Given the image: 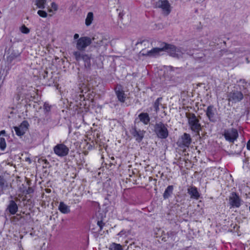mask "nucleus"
I'll list each match as a JSON object with an SVG mask.
<instances>
[{"mask_svg":"<svg viewBox=\"0 0 250 250\" xmlns=\"http://www.w3.org/2000/svg\"><path fill=\"white\" fill-rule=\"evenodd\" d=\"M162 45H163L164 51L167 52L169 56L173 58L179 59L182 57L184 53V50L181 47H177L173 44L165 42H162Z\"/></svg>","mask_w":250,"mask_h":250,"instance_id":"nucleus-1","label":"nucleus"},{"mask_svg":"<svg viewBox=\"0 0 250 250\" xmlns=\"http://www.w3.org/2000/svg\"><path fill=\"white\" fill-rule=\"evenodd\" d=\"M73 55L76 61L80 62L83 60L84 62V67L87 70H90L91 55L86 54L84 52L75 51L73 52Z\"/></svg>","mask_w":250,"mask_h":250,"instance_id":"nucleus-2","label":"nucleus"},{"mask_svg":"<svg viewBox=\"0 0 250 250\" xmlns=\"http://www.w3.org/2000/svg\"><path fill=\"white\" fill-rule=\"evenodd\" d=\"M187 117L188 119V124L190 129L194 132L199 134V132L202 129L200 121L194 113H189L187 114Z\"/></svg>","mask_w":250,"mask_h":250,"instance_id":"nucleus-3","label":"nucleus"},{"mask_svg":"<svg viewBox=\"0 0 250 250\" xmlns=\"http://www.w3.org/2000/svg\"><path fill=\"white\" fill-rule=\"evenodd\" d=\"M168 125L162 122L157 123L154 126V132L158 138L165 139L168 137L169 132L167 129Z\"/></svg>","mask_w":250,"mask_h":250,"instance_id":"nucleus-4","label":"nucleus"},{"mask_svg":"<svg viewBox=\"0 0 250 250\" xmlns=\"http://www.w3.org/2000/svg\"><path fill=\"white\" fill-rule=\"evenodd\" d=\"M153 5L155 8L161 9L165 16H168L171 12V6L167 0H158Z\"/></svg>","mask_w":250,"mask_h":250,"instance_id":"nucleus-5","label":"nucleus"},{"mask_svg":"<svg viewBox=\"0 0 250 250\" xmlns=\"http://www.w3.org/2000/svg\"><path fill=\"white\" fill-rule=\"evenodd\" d=\"M243 201L239 197L238 193L232 192L229 198L228 205L230 208H239L243 204Z\"/></svg>","mask_w":250,"mask_h":250,"instance_id":"nucleus-6","label":"nucleus"},{"mask_svg":"<svg viewBox=\"0 0 250 250\" xmlns=\"http://www.w3.org/2000/svg\"><path fill=\"white\" fill-rule=\"evenodd\" d=\"M206 115L208 120L215 123L220 120L216 108L213 105H209L205 110Z\"/></svg>","mask_w":250,"mask_h":250,"instance_id":"nucleus-7","label":"nucleus"},{"mask_svg":"<svg viewBox=\"0 0 250 250\" xmlns=\"http://www.w3.org/2000/svg\"><path fill=\"white\" fill-rule=\"evenodd\" d=\"M164 51L163 45L161 43L160 47H154L149 51H145L144 49L142 50L140 53V55L143 56L149 57L151 58H156L161 55V53Z\"/></svg>","mask_w":250,"mask_h":250,"instance_id":"nucleus-8","label":"nucleus"},{"mask_svg":"<svg viewBox=\"0 0 250 250\" xmlns=\"http://www.w3.org/2000/svg\"><path fill=\"white\" fill-rule=\"evenodd\" d=\"M223 135L229 143H234L239 136L237 130L234 128L225 129Z\"/></svg>","mask_w":250,"mask_h":250,"instance_id":"nucleus-9","label":"nucleus"},{"mask_svg":"<svg viewBox=\"0 0 250 250\" xmlns=\"http://www.w3.org/2000/svg\"><path fill=\"white\" fill-rule=\"evenodd\" d=\"M91 38L84 36L78 39L76 43L77 51L84 52L86 48L91 44Z\"/></svg>","mask_w":250,"mask_h":250,"instance_id":"nucleus-10","label":"nucleus"},{"mask_svg":"<svg viewBox=\"0 0 250 250\" xmlns=\"http://www.w3.org/2000/svg\"><path fill=\"white\" fill-rule=\"evenodd\" d=\"M53 150L57 156L63 157L68 155L69 149L65 145L61 143L56 145L53 148Z\"/></svg>","mask_w":250,"mask_h":250,"instance_id":"nucleus-11","label":"nucleus"},{"mask_svg":"<svg viewBox=\"0 0 250 250\" xmlns=\"http://www.w3.org/2000/svg\"><path fill=\"white\" fill-rule=\"evenodd\" d=\"M130 133L138 143L142 142L144 138L146 131L138 129L136 125L132 126Z\"/></svg>","mask_w":250,"mask_h":250,"instance_id":"nucleus-12","label":"nucleus"},{"mask_svg":"<svg viewBox=\"0 0 250 250\" xmlns=\"http://www.w3.org/2000/svg\"><path fill=\"white\" fill-rule=\"evenodd\" d=\"M245 96L242 92L238 90H232L229 93L228 97L229 101H231L233 103H237L240 102L244 98Z\"/></svg>","mask_w":250,"mask_h":250,"instance_id":"nucleus-13","label":"nucleus"},{"mask_svg":"<svg viewBox=\"0 0 250 250\" xmlns=\"http://www.w3.org/2000/svg\"><path fill=\"white\" fill-rule=\"evenodd\" d=\"M191 143V138L190 135L187 133L184 134L179 138L177 144L180 147H188Z\"/></svg>","mask_w":250,"mask_h":250,"instance_id":"nucleus-14","label":"nucleus"},{"mask_svg":"<svg viewBox=\"0 0 250 250\" xmlns=\"http://www.w3.org/2000/svg\"><path fill=\"white\" fill-rule=\"evenodd\" d=\"M29 124L27 121H23L19 126H14V128L16 135L19 136L23 135L27 130Z\"/></svg>","mask_w":250,"mask_h":250,"instance_id":"nucleus-15","label":"nucleus"},{"mask_svg":"<svg viewBox=\"0 0 250 250\" xmlns=\"http://www.w3.org/2000/svg\"><path fill=\"white\" fill-rule=\"evenodd\" d=\"M237 83H238V86L239 87V91L242 92L246 97L250 96V91L247 88V82L246 80L244 79H240L237 81Z\"/></svg>","mask_w":250,"mask_h":250,"instance_id":"nucleus-16","label":"nucleus"},{"mask_svg":"<svg viewBox=\"0 0 250 250\" xmlns=\"http://www.w3.org/2000/svg\"><path fill=\"white\" fill-rule=\"evenodd\" d=\"M92 46L95 48L99 47L103 45L104 38L100 34L95 35L91 39Z\"/></svg>","mask_w":250,"mask_h":250,"instance_id":"nucleus-17","label":"nucleus"},{"mask_svg":"<svg viewBox=\"0 0 250 250\" xmlns=\"http://www.w3.org/2000/svg\"><path fill=\"white\" fill-rule=\"evenodd\" d=\"M115 91L118 100L121 103H124L125 100L126 96L122 86L121 85L117 86L115 88Z\"/></svg>","mask_w":250,"mask_h":250,"instance_id":"nucleus-18","label":"nucleus"},{"mask_svg":"<svg viewBox=\"0 0 250 250\" xmlns=\"http://www.w3.org/2000/svg\"><path fill=\"white\" fill-rule=\"evenodd\" d=\"M18 210V207L15 201L13 200H10L6 210L9 211L11 215H14L17 213Z\"/></svg>","mask_w":250,"mask_h":250,"instance_id":"nucleus-19","label":"nucleus"},{"mask_svg":"<svg viewBox=\"0 0 250 250\" xmlns=\"http://www.w3.org/2000/svg\"><path fill=\"white\" fill-rule=\"evenodd\" d=\"M188 193L190 195V198L192 199L197 200L200 197V193L195 187H190L188 188Z\"/></svg>","mask_w":250,"mask_h":250,"instance_id":"nucleus-20","label":"nucleus"},{"mask_svg":"<svg viewBox=\"0 0 250 250\" xmlns=\"http://www.w3.org/2000/svg\"><path fill=\"white\" fill-rule=\"evenodd\" d=\"M138 117L140 119V121L146 125H148L150 120V118L147 113H141L139 115Z\"/></svg>","mask_w":250,"mask_h":250,"instance_id":"nucleus-21","label":"nucleus"},{"mask_svg":"<svg viewBox=\"0 0 250 250\" xmlns=\"http://www.w3.org/2000/svg\"><path fill=\"white\" fill-rule=\"evenodd\" d=\"M58 209L63 214H67L70 212L69 207L65 204L63 202L60 203Z\"/></svg>","mask_w":250,"mask_h":250,"instance_id":"nucleus-22","label":"nucleus"},{"mask_svg":"<svg viewBox=\"0 0 250 250\" xmlns=\"http://www.w3.org/2000/svg\"><path fill=\"white\" fill-rule=\"evenodd\" d=\"M173 189L172 185H169L166 188L163 195L164 199H168L172 194Z\"/></svg>","mask_w":250,"mask_h":250,"instance_id":"nucleus-23","label":"nucleus"},{"mask_svg":"<svg viewBox=\"0 0 250 250\" xmlns=\"http://www.w3.org/2000/svg\"><path fill=\"white\" fill-rule=\"evenodd\" d=\"M162 100V97L158 98L154 102L153 106L156 113L160 110L159 106L161 104L160 102Z\"/></svg>","mask_w":250,"mask_h":250,"instance_id":"nucleus-24","label":"nucleus"},{"mask_svg":"<svg viewBox=\"0 0 250 250\" xmlns=\"http://www.w3.org/2000/svg\"><path fill=\"white\" fill-rule=\"evenodd\" d=\"M93 20V14L92 12H88L86 19H85V24L86 26H89Z\"/></svg>","mask_w":250,"mask_h":250,"instance_id":"nucleus-25","label":"nucleus"},{"mask_svg":"<svg viewBox=\"0 0 250 250\" xmlns=\"http://www.w3.org/2000/svg\"><path fill=\"white\" fill-rule=\"evenodd\" d=\"M8 187V183L2 176L0 175V188L1 190L5 189Z\"/></svg>","mask_w":250,"mask_h":250,"instance_id":"nucleus-26","label":"nucleus"},{"mask_svg":"<svg viewBox=\"0 0 250 250\" xmlns=\"http://www.w3.org/2000/svg\"><path fill=\"white\" fill-rule=\"evenodd\" d=\"M166 235L167 236V238L168 239V241H174L175 240V236L176 233L174 231H168L166 233Z\"/></svg>","mask_w":250,"mask_h":250,"instance_id":"nucleus-27","label":"nucleus"},{"mask_svg":"<svg viewBox=\"0 0 250 250\" xmlns=\"http://www.w3.org/2000/svg\"><path fill=\"white\" fill-rule=\"evenodd\" d=\"M51 106L47 103H44L43 106V111L46 116H48L51 111Z\"/></svg>","mask_w":250,"mask_h":250,"instance_id":"nucleus-28","label":"nucleus"},{"mask_svg":"<svg viewBox=\"0 0 250 250\" xmlns=\"http://www.w3.org/2000/svg\"><path fill=\"white\" fill-rule=\"evenodd\" d=\"M47 0H36V5L39 8L43 9Z\"/></svg>","mask_w":250,"mask_h":250,"instance_id":"nucleus-29","label":"nucleus"},{"mask_svg":"<svg viewBox=\"0 0 250 250\" xmlns=\"http://www.w3.org/2000/svg\"><path fill=\"white\" fill-rule=\"evenodd\" d=\"M110 250H123L122 246L120 244L112 243L109 248Z\"/></svg>","mask_w":250,"mask_h":250,"instance_id":"nucleus-30","label":"nucleus"},{"mask_svg":"<svg viewBox=\"0 0 250 250\" xmlns=\"http://www.w3.org/2000/svg\"><path fill=\"white\" fill-rule=\"evenodd\" d=\"M6 144L5 140L3 138H0V149L4 150L6 147Z\"/></svg>","mask_w":250,"mask_h":250,"instance_id":"nucleus-31","label":"nucleus"},{"mask_svg":"<svg viewBox=\"0 0 250 250\" xmlns=\"http://www.w3.org/2000/svg\"><path fill=\"white\" fill-rule=\"evenodd\" d=\"M21 191L23 193L25 194H29L31 193H33L34 191V190L33 188L32 187H28L27 189H23L21 190Z\"/></svg>","mask_w":250,"mask_h":250,"instance_id":"nucleus-32","label":"nucleus"},{"mask_svg":"<svg viewBox=\"0 0 250 250\" xmlns=\"http://www.w3.org/2000/svg\"><path fill=\"white\" fill-rule=\"evenodd\" d=\"M21 31L22 33L24 34H28L30 32V30L28 28L25 26V25H23L21 26Z\"/></svg>","mask_w":250,"mask_h":250,"instance_id":"nucleus-33","label":"nucleus"},{"mask_svg":"<svg viewBox=\"0 0 250 250\" xmlns=\"http://www.w3.org/2000/svg\"><path fill=\"white\" fill-rule=\"evenodd\" d=\"M39 15L42 18H46L47 16V13L43 10H39L38 11Z\"/></svg>","mask_w":250,"mask_h":250,"instance_id":"nucleus-34","label":"nucleus"},{"mask_svg":"<svg viewBox=\"0 0 250 250\" xmlns=\"http://www.w3.org/2000/svg\"><path fill=\"white\" fill-rule=\"evenodd\" d=\"M23 99L25 97L24 94H22L21 93H18L15 97V98L17 101H19L21 100V98Z\"/></svg>","mask_w":250,"mask_h":250,"instance_id":"nucleus-35","label":"nucleus"},{"mask_svg":"<svg viewBox=\"0 0 250 250\" xmlns=\"http://www.w3.org/2000/svg\"><path fill=\"white\" fill-rule=\"evenodd\" d=\"M19 55H20V53H18L17 54L12 53L11 54V55H10L9 57L11 60H13V59L16 58L17 57H18V56H19Z\"/></svg>","mask_w":250,"mask_h":250,"instance_id":"nucleus-36","label":"nucleus"},{"mask_svg":"<svg viewBox=\"0 0 250 250\" xmlns=\"http://www.w3.org/2000/svg\"><path fill=\"white\" fill-rule=\"evenodd\" d=\"M97 225L100 228V230H101L103 229V226L104 225V223L102 221H98L97 222Z\"/></svg>","mask_w":250,"mask_h":250,"instance_id":"nucleus-37","label":"nucleus"},{"mask_svg":"<svg viewBox=\"0 0 250 250\" xmlns=\"http://www.w3.org/2000/svg\"><path fill=\"white\" fill-rule=\"evenodd\" d=\"M51 7L54 9V10L56 11L58 9V5L55 2H52L51 3Z\"/></svg>","mask_w":250,"mask_h":250,"instance_id":"nucleus-38","label":"nucleus"},{"mask_svg":"<svg viewBox=\"0 0 250 250\" xmlns=\"http://www.w3.org/2000/svg\"><path fill=\"white\" fill-rule=\"evenodd\" d=\"M162 240L164 241V242L168 241V239L167 238L166 234H165L162 236Z\"/></svg>","mask_w":250,"mask_h":250,"instance_id":"nucleus-39","label":"nucleus"},{"mask_svg":"<svg viewBox=\"0 0 250 250\" xmlns=\"http://www.w3.org/2000/svg\"><path fill=\"white\" fill-rule=\"evenodd\" d=\"M148 42V41H146V40H142V41H138L136 42V45H138L139 44H142L143 42Z\"/></svg>","mask_w":250,"mask_h":250,"instance_id":"nucleus-40","label":"nucleus"},{"mask_svg":"<svg viewBox=\"0 0 250 250\" xmlns=\"http://www.w3.org/2000/svg\"><path fill=\"white\" fill-rule=\"evenodd\" d=\"M247 148L249 150H250V139L247 142Z\"/></svg>","mask_w":250,"mask_h":250,"instance_id":"nucleus-41","label":"nucleus"},{"mask_svg":"<svg viewBox=\"0 0 250 250\" xmlns=\"http://www.w3.org/2000/svg\"><path fill=\"white\" fill-rule=\"evenodd\" d=\"M79 35L78 34H75L74 36V39L75 40H76V39H79Z\"/></svg>","mask_w":250,"mask_h":250,"instance_id":"nucleus-42","label":"nucleus"},{"mask_svg":"<svg viewBox=\"0 0 250 250\" xmlns=\"http://www.w3.org/2000/svg\"><path fill=\"white\" fill-rule=\"evenodd\" d=\"M42 161L46 165H48L49 164V162H48V161L46 159H43V160H42Z\"/></svg>","mask_w":250,"mask_h":250,"instance_id":"nucleus-43","label":"nucleus"},{"mask_svg":"<svg viewBox=\"0 0 250 250\" xmlns=\"http://www.w3.org/2000/svg\"><path fill=\"white\" fill-rule=\"evenodd\" d=\"M5 130H1L0 132V134H5Z\"/></svg>","mask_w":250,"mask_h":250,"instance_id":"nucleus-44","label":"nucleus"},{"mask_svg":"<svg viewBox=\"0 0 250 250\" xmlns=\"http://www.w3.org/2000/svg\"><path fill=\"white\" fill-rule=\"evenodd\" d=\"M168 67L169 68L170 70H171V71L173 70V67L172 66H168Z\"/></svg>","mask_w":250,"mask_h":250,"instance_id":"nucleus-45","label":"nucleus"},{"mask_svg":"<svg viewBox=\"0 0 250 250\" xmlns=\"http://www.w3.org/2000/svg\"><path fill=\"white\" fill-rule=\"evenodd\" d=\"M196 0L197 2H201L204 1L205 0Z\"/></svg>","mask_w":250,"mask_h":250,"instance_id":"nucleus-46","label":"nucleus"},{"mask_svg":"<svg viewBox=\"0 0 250 250\" xmlns=\"http://www.w3.org/2000/svg\"><path fill=\"white\" fill-rule=\"evenodd\" d=\"M123 16V14L121 13H120L119 14V16L121 18H122Z\"/></svg>","mask_w":250,"mask_h":250,"instance_id":"nucleus-47","label":"nucleus"},{"mask_svg":"<svg viewBox=\"0 0 250 250\" xmlns=\"http://www.w3.org/2000/svg\"><path fill=\"white\" fill-rule=\"evenodd\" d=\"M10 198L12 199V198H13V196H10Z\"/></svg>","mask_w":250,"mask_h":250,"instance_id":"nucleus-48","label":"nucleus"},{"mask_svg":"<svg viewBox=\"0 0 250 250\" xmlns=\"http://www.w3.org/2000/svg\"><path fill=\"white\" fill-rule=\"evenodd\" d=\"M249 210H250V207H249Z\"/></svg>","mask_w":250,"mask_h":250,"instance_id":"nucleus-49","label":"nucleus"}]
</instances>
